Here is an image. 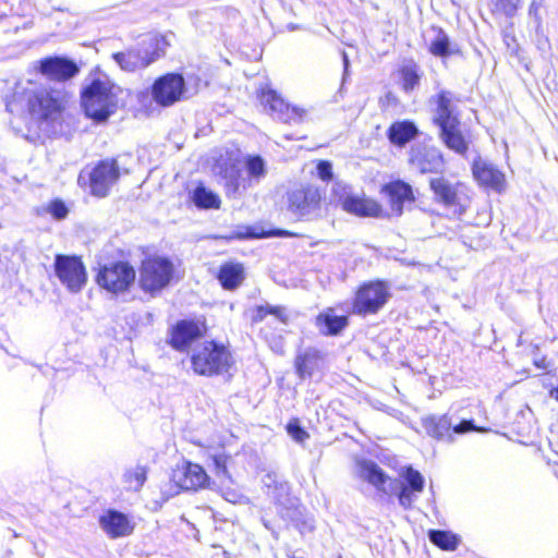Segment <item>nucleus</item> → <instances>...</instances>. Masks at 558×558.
Here are the masks:
<instances>
[{
  "mask_svg": "<svg viewBox=\"0 0 558 558\" xmlns=\"http://www.w3.org/2000/svg\"><path fill=\"white\" fill-rule=\"evenodd\" d=\"M452 93L440 90L432 97L435 104L433 121L439 128V137L444 145L454 153L465 156L469 150V142L460 130V119L452 105Z\"/></svg>",
  "mask_w": 558,
  "mask_h": 558,
  "instance_id": "f257e3e1",
  "label": "nucleus"
},
{
  "mask_svg": "<svg viewBox=\"0 0 558 558\" xmlns=\"http://www.w3.org/2000/svg\"><path fill=\"white\" fill-rule=\"evenodd\" d=\"M430 190L434 193L435 201L442 204L446 207H463L462 198L463 193L461 191L462 185L459 182H451L445 177L432 178L429 181Z\"/></svg>",
  "mask_w": 558,
  "mask_h": 558,
  "instance_id": "a211bd4d",
  "label": "nucleus"
},
{
  "mask_svg": "<svg viewBox=\"0 0 558 558\" xmlns=\"http://www.w3.org/2000/svg\"><path fill=\"white\" fill-rule=\"evenodd\" d=\"M288 27H289V29H291V31H295V29H299V28H300V26H299V25H296V24H290Z\"/></svg>",
  "mask_w": 558,
  "mask_h": 558,
  "instance_id": "603ef678",
  "label": "nucleus"
},
{
  "mask_svg": "<svg viewBox=\"0 0 558 558\" xmlns=\"http://www.w3.org/2000/svg\"><path fill=\"white\" fill-rule=\"evenodd\" d=\"M420 134L417 125L411 120L396 121L390 124L386 135L389 142L397 147H404Z\"/></svg>",
  "mask_w": 558,
  "mask_h": 558,
  "instance_id": "b1692460",
  "label": "nucleus"
},
{
  "mask_svg": "<svg viewBox=\"0 0 558 558\" xmlns=\"http://www.w3.org/2000/svg\"><path fill=\"white\" fill-rule=\"evenodd\" d=\"M202 336V330L196 323L183 319L171 328L169 344L177 351H185Z\"/></svg>",
  "mask_w": 558,
  "mask_h": 558,
  "instance_id": "4be33fe9",
  "label": "nucleus"
},
{
  "mask_svg": "<svg viewBox=\"0 0 558 558\" xmlns=\"http://www.w3.org/2000/svg\"><path fill=\"white\" fill-rule=\"evenodd\" d=\"M135 277V269L129 263L116 262L100 267L96 281L101 288L118 294L128 291Z\"/></svg>",
  "mask_w": 558,
  "mask_h": 558,
  "instance_id": "1a4fd4ad",
  "label": "nucleus"
},
{
  "mask_svg": "<svg viewBox=\"0 0 558 558\" xmlns=\"http://www.w3.org/2000/svg\"><path fill=\"white\" fill-rule=\"evenodd\" d=\"M549 396L555 399L556 401H558V384H557V387L553 388L550 391H549Z\"/></svg>",
  "mask_w": 558,
  "mask_h": 558,
  "instance_id": "3c124183",
  "label": "nucleus"
},
{
  "mask_svg": "<svg viewBox=\"0 0 558 558\" xmlns=\"http://www.w3.org/2000/svg\"><path fill=\"white\" fill-rule=\"evenodd\" d=\"M284 481H281L276 472H268L263 477V484L267 488V492L276 488L277 484H281Z\"/></svg>",
  "mask_w": 558,
  "mask_h": 558,
  "instance_id": "49530a36",
  "label": "nucleus"
},
{
  "mask_svg": "<svg viewBox=\"0 0 558 558\" xmlns=\"http://www.w3.org/2000/svg\"><path fill=\"white\" fill-rule=\"evenodd\" d=\"M429 51L436 57H448L452 53L449 36L439 28L436 37L430 41Z\"/></svg>",
  "mask_w": 558,
  "mask_h": 558,
  "instance_id": "58836bf2",
  "label": "nucleus"
},
{
  "mask_svg": "<svg viewBox=\"0 0 558 558\" xmlns=\"http://www.w3.org/2000/svg\"><path fill=\"white\" fill-rule=\"evenodd\" d=\"M116 88L106 74L93 76L81 93L85 114L98 123L107 121L118 107Z\"/></svg>",
  "mask_w": 558,
  "mask_h": 558,
  "instance_id": "7ed1b4c3",
  "label": "nucleus"
},
{
  "mask_svg": "<svg viewBox=\"0 0 558 558\" xmlns=\"http://www.w3.org/2000/svg\"><path fill=\"white\" fill-rule=\"evenodd\" d=\"M191 362L196 374L214 376L229 369L232 356L225 345L209 341L194 351Z\"/></svg>",
  "mask_w": 558,
  "mask_h": 558,
  "instance_id": "39448f33",
  "label": "nucleus"
},
{
  "mask_svg": "<svg viewBox=\"0 0 558 558\" xmlns=\"http://www.w3.org/2000/svg\"><path fill=\"white\" fill-rule=\"evenodd\" d=\"M160 57L158 41L154 38L142 40L138 47L112 54L113 60L124 71L144 69Z\"/></svg>",
  "mask_w": 558,
  "mask_h": 558,
  "instance_id": "9d476101",
  "label": "nucleus"
},
{
  "mask_svg": "<svg viewBox=\"0 0 558 558\" xmlns=\"http://www.w3.org/2000/svg\"><path fill=\"white\" fill-rule=\"evenodd\" d=\"M99 525L112 539L130 536L135 529V523L130 517L116 509L105 511L99 518Z\"/></svg>",
  "mask_w": 558,
  "mask_h": 558,
  "instance_id": "6ab92c4d",
  "label": "nucleus"
},
{
  "mask_svg": "<svg viewBox=\"0 0 558 558\" xmlns=\"http://www.w3.org/2000/svg\"><path fill=\"white\" fill-rule=\"evenodd\" d=\"M409 163L412 169L424 173H440L445 168V160L439 148L425 143H416L409 150Z\"/></svg>",
  "mask_w": 558,
  "mask_h": 558,
  "instance_id": "f8f14e48",
  "label": "nucleus"
},
{
  "mask_svg": "<svg viewBox=\"0 0 558 558\" xmlns=\"http://www.w3.org/2000/svg\"><path fill=\"white\" fill-rule=\"evenodd\" d=\"M267 495L274 500L277 506L278 514L283 511V509L289 508L293 504L298 501L296 498L292 497L290 494V486L288 482H283L281 484H277L276 488L267 492Z\"/></svg>",
  "mask_w": 558,
  "mask_h": 558,
  "instance_id": "f704fd0d",
  "label": "nucleus"
},
{
  "mask_svg": "<svg viewBox=\"0 0 558 558\" xmlns=\"http://www.w3.org/2000/svg\"><path fill=\"white\" fill-rule=\"evenodd\" d=\"M227 460H228V458L223 454L214 457V464H215L218 476H221V475L227 476L228 475Z\"/></svg>",
  "mask_w": 558,
  "mask_h": 558,
  "instance_id": "de8ad7c7",
  "label": "nucleus"
},
{
  "mask_svg": "<svg viewBox=\"0 0 558 558\" xmlns=\"http://www.w3.org/2000/svg\"><path fill=\"white\" fill-rule=\"evenodd\" d=\"M428 539L433 545L447 551L457 549L460 543V537L457 534L446 530H429Z\"/></svg>",
  "mask_w": 558,
  "mask_h": 558,
  "instance_id": "473e14b6",
  "label": "nucleus"
},
{
  "mask_svg": "<svg viewBox=\"0 0 558 558\" xmlns=\"http://www.w3.org/2000/svg\"><path fill=\"white\" fill-rule=\"evenodd\" d=\"M185 90V80L182 74L167 73L155 81L151 95L158 105L167 107L179 101Z\"/></svg>",
  "mask_w": 558,
  "mask_h": 558,
  "instance_id": "ddd939ff",
  "label": "nucleus"
},
{
  "mask_svg": "<svg viewBox=\"0 0 558 558\" xmlns=\"http://www.w3.org/2000/svg\"><path fill=\"white\" fill-rule=\"evenodd\" d=\"M317 174L323 181H329L332 179V165L327 160H320L316 167Z\"/></svg>",
  "mask_w": 558,
  "mask_h": 558,
  "instance_id": "a18cd8bd",
  "label": "nucleus"
},
{
  "mask_svg": "<svg viewBox=\"0 0 558 558\" xmlns=\"http://www.w3.org/2000/svg\"><path fill=\"white\" fill-rule=\"evenodd\" d=\"M324 354L315 348H306L295 359V369L300 378L312 377L314 372L322 368Z\"/></svg>",
  "mask_w": 558,
  "mask_h": 558,
  "instance_id": "a878e982",
  "label": "nucleus"
},
{
  "mask_svg": "<svg viewBox=\"0 0 558 558\" xmlns=\"http://www.w3.org/2000/svg\"><path fill=\"white\" fill-rule=\"evenodd\" d=\"M281 519L291 523L301 534L312 532L314 530V520L310 517L305 509L299 504V500L279 513Z\"/></svg>",
  "mask_w": 558,
  "mask_h": 558,
  "instance_id": "cd10ccee",
  "label": "nucleus"
},
{
  "mask_svg": "<svg viewBox=\"0 0 558 558\" xmlns=\"http://www.w3.org/2000/svg\"><path fill=\"white\" fill-rule=\"evenodd\" d=\"M339 202L344 211L360 217H377L381 210L376 202L360 198L354 195L343 196Z\"/></svg>",
  "mask_w": 558,
  "mask_h": 558,
  "instance_id": "bb28decb",
  "label": "nucleus"
},
{
  "mask_svg": "<svg viewBox=\"0 0 558 558\" xmlns=\"http://www.w3.org/2000/svg\"><path fill=\"white\" fill-rule=\"evenodd\" d=\"M46 213L49 214L56 220H63L69 215V208L65 203L60 198H54L45 208Z\"/></svg>",
  "mask_w": 558,
  "mask_h": 558,
  "instance_id": "79ce46f5",
  "label": "nucleus"
},
{
  "mask_svg": "<svg viewBox=\"0 0 558 558\" xmlns=\"http://www.w3.org/2000/svg\"><path fill=\"white\" fill-rule=\"evenodd\" d=\"M348 324V316L336 315L335 310L331 307L318 314L315 319L316 327L324 336H338Z\"/></svg>",
  "mask_w": 558,
  "mask_h": 558,
  "instance_id": "393cba45",
  "label": "nucleus"
},
{
  "mask_svg": "<svg viewBox=\"0 0 558 558\" xmlns=\"http://www.w3.org/2000/svg\"><path fill=\"white\" fill-rule=\"evenodd\" d=\"M174 276V265L163 256H150L142 262L140 287L145 292H157L170 284Z\"/></svg>",
  "mask_w": 558,
  "mask_h": 558,
  "instance_id": "423d86ee",
  "label": "nucleus"
},
{
  "mask_svg": "<svg viewBox=\"0 0 558 558\" xmlns=\"http://www.w3.org/2000/svg\"><path fill=\"white\" fill-rule=\"evenodd\" d=\"M226 194L228 197H236L241 194V190H245V179L240 174L239 170L232 169L226 174Z\"/></svg>",
  "mask_w": 558,
  "mask_h": 558,
  "instance_id": "4c0bfd02",
  "label": "nucleus"
},
{
  "mask_svg": "<svg viewBox=\"0 0 558 558\" xmlns=\"http://www.w3.org/2000/svg\"><path fill=\"white\" fill-rule=\"evenodd\" d=\"M290 233L288 231L281 229H274L270 231H265L260 227L257 226H238L233 231L229 234L222 235L221 238L226 240H245V239H263L270 236H289Z\"/></svg>",
  "mask_w": 558,
  "mask_h": 558,
  "instance_id": "c756f323",
  "label": "nucleus"
},
{
  "mask_svg": "<svg viewBox=\"0 0 558 558\" xmlns=\"http://www.w3.org/2000/svg\"><path fill=\"white\" fill-rule=\"evenodd\" d=\"M401 476L403 483L400 486L398 500L402 508L410 509L414 502V495L424 489L425 480L423 475L411 465L402 469Z\"/></svg>",
  "mask_w": 558,
  "mask_h": 558,
  "instance_id": "412c9836",
  "label": "nucleus"
},
{
  "mask_svg": "<svg viewBox=\"0 0 558 558\" xmlns=\"http://www.w3.org/2000/svg\"><path fill=\"white\" fill-rule=\"evenodd\" d=\"M246 169L248 175L253 179L259 180L266 173L265 161L260 156H251L246 160Z\"/></svg>",
  "mask_w": 558,
  "mask_h": 558,
  "instance_id": "a19ab883",
  "label": "nucleus"
},
{
  "mask_svg": "<svg viewBox=\"0 0 558 558\" xmlns=\"http://www.w3.org/2000/svg\"><path fill=\"white\" fill-rule=\"evenodd\" d=\"M388 192L392 203L398 205L400 209L405 201L413 199V192L411 185L403 181L392 182L388 186Z\"/></svg>",
  "mask_w": 558,
  "mask_h": 558,
  "instance_id": "e433bc0d",
  "label": "nucleus"
},
{
  "mask_svg": "<svg viewBox=\"0 0 558 558\" xmlns=\"http://www.w3.org/2000/svg\"><path fill=\"white\" fill-rule=\"evenodd\" d=\"M218 279L223 289L234 290L244 280V268L241 264H225L219 270Z\"/></svg>",
  "mask_w": 558,
  "mask_h": 558,
  "instance_id": "2f4dec72",
  "label": "nucleus"
},
{
  "mask_svg": "<svg viewBox=\"0 0 558 558\" xmlns=\"http://www.w3.org/2000/svg\"><path fill=\"white\" fill-rule=\"evenodd\" d=\"M281 519L291 523L301 534L312 532L314 530V520L310 517L305 509L299 504V500L279 513Z\"/></svg>",
  "mask_w": 558,
  "mask_h": 558,
  "instance_id": "c85d7f7f",
  "label": "nucleus"
},
{
  "mask_svg": "<svg viewBox=\"0 0 558 558\" xmlns=\"http://www.w3.org/2000/svg\"><path fill=\"white\" fill-rule=\"evenodd\" d=\"M472 173L481 186L496 192H501L505 187V174L494 163L482 157L474 159Z\"/></svg>",
  "mask_w": 558,
  "mask_h": 558,
  "instance_id": "aec40b11",
  "label": "nucleus"
},
{
  "mask_svg": "<svg viewBox=\"0 0 558 558\" xmlns=\"http://www.w3.org/2000/svg\"><path fill=\"white\" fill-rule=\"evenodd\" d=\"M259 101L269 116L284 123L299 122L304 114L303 110L291 107L276 90L270 88L260 92Z\"/></svg>",
  "mask_w": 558,
  "mask_h": 558,
  "instance_id": "4468645a",
  "label": "nucleus"
},
{
  "mask_svg": "<svg viewBox=\"0 0 558 558\" xmlns=\"http://www.w3.org/2000/svg\"><path fill=\"white\" fill-rule=\"evenodd\" d=\"M287 432L293 440L300 444L310 437L308 433L301 426L298 420H292L288 423Z\"/></svg>",
  "mask_w": 558,
  "mask_h": 558,
  "instance_id": "c03bdc74",
  "label": "nucleus"
},
{
  "mask_svg": "<svg viewBox=\"0 0 558 558\" xmlns=\"http://www.w3.org/2000/svg\"><path fill=\"white\" fill-rule=\"evenodd\" d=\"M147 470L145 466L136 465L124 473V482L129 489L138 492L146 482Z\"/></svg>",
  "mask_w": 558,
  "mask_h": 558,
  "instance_id": "ea45409f",
  "label": "nucleus"
},
{
  "mask_svg": "<svg viewBox=\"0 0 558 558\" xmlns=\"http://www.w3.org/2000/svg\"><path fill=\"white\" fill-rule=\"evenodd\" d=\"M423 72L420 65L413 60H407L399 69L401 87L404 93L410 94L420 85Z\"/></svg>",
  "mask_w": 558,
  "mask_h": 558,
  "instance_id": "7c9ffc66",
  "label": "nucleus"
},
{
  "mask_svg": "<svg viewBox=\"0 0 558 558\" xmlns=\"http://www.w3.org/2000/svg\"><path fill=\"white\" fill-rule=\"evenodd\" d=\"M355 468L356 475L361 481L368 483L380 493L388 494L386 485L389 476L375 461L357 459Z\"/></svg>",
  "mask_w": 558,
  "mask_h": 558,
  "instance_id": "5701e85b",
  "label": "nucleus"
},
{
  "mask_svg": "<svg viewBox=\"0 0 558 558\" xmlns=\"http://www.w3.org/2000/svg\"><path fill=\"white\" fill-rule=\"evenodd\" d=\"M54 272L69 291L80 292L87 281V274L82 259L74 255L58 254L54 257Z\"/></svg>",
  "mask_w": 558,
  "mask_h": 558,
  "instance_id": "9b49d317",
  "label": "nucleus"
},
{
  "mask_svg": "<svg viewBox=\"0 0 558 558\" xmlns=\"http://www.w3.org/2000/svg\"><path fill=\"white\" fill-rule=\"evenodd\" d=\"M288 210L302 220L322 217V192L315 185H301L287 194Z\"/></svg>",
  "mask_w": 558,
  "mask_h": 558,
  "instance_id": "0eeeda50",
  "label": "nucleus"
},
{
  "mask_svg": "<svg viewBox=\"0 0 558 558\" xmlns=\"http://www.w3.org/2000/svg\"><path fill=\"white\" fill-rule=\"evenodd\" d=\"M422 426L429 437L444 442H453L454 434L463 435L471 430H477L473 420H462L460 423L453 424L448 414L427 415L422 418Z\"/></svg>",
  "mask_w": 558,
  "mask_h": 558,
  "instance_id": "6e6552de",
  "label": "nucleus"
},
{
  "mask_svg": "<svg viewBox=\"0 0 558 558\" xmlns=\"http://www.w3.org/2000/svg\"><path fill=\"white\" fill-rule=\"evenodd\" d=\"M192 199L202 209H218L221 203L220 197L203 184L194 189Z\"/></svg>",
  "mask_w": 558,
  "mask_h": 558,
  "instance_id": "72a5a7b5",
  "label": "nucleus"
},
{
  "mask_svg": "<svg viewBox=\"0 0 558 558\" xmlns=\"http://www.w3.org/2000/svg\"><path fill=\"white\" fill-rule=\"evenodd\" d=\"M37 69L47 78L58 82L71 80L80 72V68L73 60L62 56L39 60Z\"/></svg>",
  "mask_w": 558,
  "mask_h": 558,
  "instance_id": "f3484780",
  "label": "nucleus"
},
{
  "mask_svg": "<svg viewBox=\"0 0 558 558\" xmlns=\"http://www.w3.org/2000/svg\"><path fill=\"white\" fill-rule=\"evenodd\" d=\"M390 298V288L386 281L364 282L354 294L351 314L360 317L375 315L384 308Z\"/></svg>",
  "mask_w": 558,
  "mask_h": 558,
  "instance_id": "20e7f679",
  "label": "nucleus"
},
{
  "mask_svg": "<svg viewBox=\"0 0 558 558\" xmlns=\"http://www.w3.org/2000/svg\"><path fill=\"white\" fill-rule=\"evenodd\" d=\"M171 481L177 487L174 494H178L179 490H197L205 487L209 477L199 464L184 462L173 470Z\"/></svg>",
  "mask_w": 558,
  "mask_h": 558,
  "instance_id": "2eb2a0df",
  "label": "nucleus"
},
{
  "mask_svg": "<svg viewBox=\"0 0 558 558\" xmlns=\"http://www.w3.org/2000/svg\"><path fill=\"white\" fill-rule=\"evenodd\" d=\"M342 61H343V80H345V76L348 74L349 70V57L345 51H342Z\"/></svg>",
  "mask_w": 558,
  "mask_h": 558,
  "instance_id": "09e8293b",
  "label": "nucleus"
},
{
  "mask_svg": "<svg viewBox=\"0 0 558 558\" xmlns=\"http://www.w3.org/2000/svg\"><path fill=\"white\" fill-rule=\"evenodd\" d=\"M13 101L25 106L29 114L44 124H54L61 116V101L54 92L28 81L26 86H17Z\"/></svg>",
  "mask_w": 558,
  "mask_h": 558,
  "instance_id": "f03ea898",
  "label": "nucleus"
},
{
  "mask_svg": "<svg viewBox=\"0 0 558 558\" xmlns=\"http://www.w3.org/2000/svg\"><path fill=\"white\" fill-rule=\"evenodd\" d=\"M11 12V9L8 7L7 3H3L0 7V19L7 16Z\"/></svg>",
  "mask_w": 558,
  "mask_h": 558,
  "instance_id": "8fccbe9b",
  "label": "nucleus"
},
{
  "mask_svg": "<svg viewBox=\"0 0 558 558\" xmlns=\"http://www.w3.org/2000/svg\"><path fill=\"white\" fill-rule=\"evenodd\" d=\"M119 175V167L114 159H105L99 161L90 172L89 177L92 194L98 197H105L110 187L118 180Z\"/></svg>",
  "mask_w": 558,
  "mask_h": 558,
  "instance_id": "dca6fc26",
  "label": "nucleus"
},
{
  "mask_svg": "<svg viewBox=\"0 0 558 558\" xmlns=\"http://www.w3.org/2000/svg\"><path fill=\"white\" fill-rule=\"evenodd\" d=\"M267 315H272L282 323H286L288 320V315L286 314V308L283 306H274L270 304H265L258 305L254 308L252 315V323H260L266 318Z\"/></svg>",
  "mask_w": 558,
  "mask_h": 558,
  "instance_id": "c9c22d12",
  "label": "nucleus"
},
{
  "mask_svg": "<svg viewBox=\"0 0 558 558\" xmlns=\"http://www.w3.org/2000/svg\"><path fill=\"white\" fill-rule=\"evenodd\" d=\"M521 1L522 0H492L495 10L509 17L517 13Z\"/></svg>",
  "mask_w": 558,
  "mask_h": 558,
  "instance_id": "37998d69",
  "label": "nucleus"
}]
</instances>
